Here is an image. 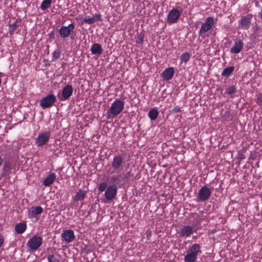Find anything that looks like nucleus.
<instances>
[{
    "label": "nucleus",
    "instance_id": "obj_11",
    "mask_svg": "<svg viewBox=\"0 0 262 262\" xmlns=\"http://www.w3.org/2000/svg\"><path fill=\"white\" fill-rule=\"evenodd\" d=\"M50 137L51 133L50 132L47 131L40 133L36 139L35 144L37 146H42L48 142Z\"/></svg>",
    "mask_w": 262,
    "mask_h": 262
},
{
    "label": "nucleus",
    "instance_id": "obj_20",
    "mask_svg": "<svg viewBox=\"0 0 262 262\" xmlns=\"http://www.w3.org/2000/svg\"><path fill=\"white\" fill-rule=\"evenodd\" d=\"M42 208L40 206L32 207L29 212L30 217H34L37 215L41 214L42 212Z\"/></svg>",
    "mask_w": 262,
    "mask_h": 262
},
{
    "label": "nucleus",
    "instance_id": "obj_3",
    "mask_svg": "<svg viewBox=\"0 0 262 262\" xmlns=\"http://www.w3.org/2000/svg\"><path fill=\"white\" fill-rule=\"evenodd\" d=\"M183 10L181 7L172 8L168 13L167 17V22L169 24H174L177 22L181 16Z\"/></svg>",
    "mask_w": 262,
    "mask_h": 262
},
{
    "label": "nucleus",
    "instance_id": "obj_26",
    "mask_svg": "<svg viewBox=\"0 0 262 262\" xmlns=\"http://www.w3.org/2000/svg\"><path fill=\"white\" fill-rule=\"evenodd\" d=\"M52 3V0H43L41 4L40 8L45 10L50 8Z\"/></svg>",
    "mask_w": 262,
    "mask_h": 262
},
{
    "label": "nucleus",
    "instance_id": "obj_1",
    "mask_svg": "<svg viewBox=\"0 0 262 262\" xmlns=\"http://www.w3.org/2000/svg\"><path fill=\"white\" fill-rule=\"evenodd\" d=\"M124 102L120 99H116L107 111V118H115L123 110Z\"/></svg>",
    "mask_w": 262,
    "mask_h": 262
},
{
    "label": "nucleus",
    "instance_id": "obj_7",
    "mask_svg": "<svg viewBox=\"0 0 262 262\" xmlns=\"http://www.w3.org/2000/svg\"><path fill=\"white\" fill-rule=\"evenodd\" d=\"M124 163V161L123 156L120 155H117L113 158L112 166L114 170L119 173L123 170Z\"/></svg>",
    "mask_w": 262,
    "mask_h": 262
},
{
    "label": "nucleus",
    "instance_id": "obj_13",
    "mask_svg": "<svg viewBox=\"0 0 262 262\" xmlns=\"http://www.w3.org/2000/svg\"><path fill=\"white\" fill-rule=\"evenodd\" d=\"M117 193V187L114 184L110 185L106 188L104 193V196L107 201L113 200Z\"/></svg>",
    "mask_w": 262,
    "mask_h": 262
},
{
    "label": "nucleus",
    "instance_id": "obj_10",
    "mask_svg": "<svg viewBox=\"0 0 262 262\" xmlns=\"http://www.w3.org/2000/svg\"><path fill=\"white\" fill-rule=\"evenodd\" d=\"M211 194V190L206 186H203L199 191L196 201H205L209 199Z\"/></svg>",
    "mask_w": 262,
    "mask_h": 262
},
{
    "label": "nucleus",
    "instance_id": "obj_8",
    "mask_svg": "<svg viewBox=\"0 0 262 262\" xmlns=\"http://www.w3.org/2000/svg\"><path fill=\"white\" fill-rule=\"evenodd\" d=\"M42 239L40 236L34 235L27 243V247L31 250H37L42 244Z\"/></svg>",
    "mask_w": 262,
    "mask_h": 262
},
{
    "label": "nucleus",
    "instance_id": "obj_36",
    "mask_svg": "<svg viewBox=\"0 0 262 262\" xmlns=\"http://www.w3.org/2000/svg\"><path fill=\"white\" fill-rule=\"evenodd\" d=\"M4 240L5 239L4 236L0 234V248H1L3 245Z\"/></svg>",
    "mask_w": 262,
    "mask_h": 262
},
{
    "label": "nucleus",
    "instance_id": "obj_6",
    "mask_svg": "<svg viewBox=\"0 0 262 262\" xmlns=\"http://www.w3.org/2000/svg\"><path fill=\"white\" fill-rule=\"evenodd\" d=\"M73 93V86L70 84L66 85L61 92L57 94V97L60 101H66L72 95Z\"/></svg>",
    "mask_w": 262,
    "mask_h": 262
},
{
    "label": "nucleus",
    "instance_id": "obj_27",
    "mask_svg": "<svg viewBox=\"0 0 262 262\" xmlns=\"http://www.w3.org/2000/svg\"><path fill=\"white\" fill-rule=\"evenodd\" d=\"M233 70H234L233 67H229L226 68L222 72V75L223 76H228L232 73V72L233 71Z\"/></svg>",
    "mask_w": 262,
    "mask_h": 262
},
{
    "label": "nucleus",
    "instance_id": "obj_32",
    "mask_svg": "<svg viewBox=\"0 0 262 262\" xmlns=\"http://www.w3.org/2000/svg\"><path fill=\"white\" fill-rule=\"evenodd\" d=\"M84 21L89 24H93L96 21V19L94 17H86Z\"/></svg>",
    "mask_w": 262,
    "mask_h": 262
},
{
    "label": "nucleus",
    "instance_id": "obj_23",
    "mask_svg": "<svg viewBox=\"0 0 262 262\" xmlns=\"http://www.w3.org/2000/svg\"><path fill=\"white\" fill-rule=\"evenodd\" d=\"M18 21L17 20H14L12 22H10L9 26V32L10 35H12L16 33V29L18 27Z\"/></svg>",
    "mask_w": 262,
    "mask_h": 262
},
{
    "label": "nucleus",
    "instance_id": "obj_5",
    "mask_svg": "<svg viewBox=\"0 0 262 262\" xmlns=\"http://www.w3.org/2000/svg\"><path fill=\"white\" fill-rule=\"evenodd\" d=\"M196 231V229H194L192 226L188 225L182 226L177 231V233L179 237L186 238L190 237Z\"/></svg>",
    "mask_w": 262,
    "mask_h": 262
},
{
    "label": "nucleus",
    "instance_id": "obj_31",
    "mask_svg": "<svg viewBox=\"0 0 262 262\" xmlns=\"http://www.w3.org/2000/svg\"><path fill=\"white\" fill-rule=\"evenodd\" d=\"M235 92H236L235 87L233 85H232L227 89L225 93L228 95H231L232 94H234Z\"/></svg>",
    "mask_w": 262,
    "mask_h": 262
},
{
    "label": "nucleus",
    "instance_id": "obj_24",
    "mask_svg": "<svg viewBox=\"0 0 262 262\" xmlns=\"http://www.w3.org/2000/svg\"><path fill=\"white\" fill-rule=\"evenodd\" d=\"M159 115V112L157 107L150 110L148 114V116L151 121L155 120Z\"/></svg>",
    "mask_w": 262,
    "mask_h": 262
},
{
    "label": "nucleus",
    "instance_id": "obj_22",
    "mask_svg": "<svg viewBox=\"0 0 262 262\" xmlns=\"http://www.w3.org/2000/svg\"><path fill=\"white\" fill-rule=\"evenodd\" d=\"M91 51L92 54L100 55L102 53L103 50L100 44L95 43L92 46Z\"/></svg>",
    "mask_w": 262,
    "mask_h": 262
},
{
    "label": "nucleus",
    "instance_id": "obj_9",
    "mask_svg": "<svg viewBox=\"0 0 262 262\" xmlns=\"http://www.w3.org/2000/svg\"><path fill=\"white\" fill-rule=\"evenodd\" d=\"M56 98L54 94H50L42 98L40 101V106L42 108L51 107L55 102Z\"/></svg>",
    "mask_w": 262,
    "mask_h": 262
},
{
    "label": "nucleus",
    "instance_id": "obj_30",
    "mask_svg": "<svg viewBox=\"0 0 262 262\" xmlns=\"http://www.w3.org/2000/svg\"><path fill=\"white\" fill-rule=\"evenodd\" d=\"M107 183L103 182L100 183L99 184L98 188V190L100 192H103L105 189H106V188H107Z\"/></svg>",
    "mask_w": 262,
    "mask_h": 262
},
{
    "label": "nucleus",
    "instance_id": "obj_19",
    "mask_svg": "<svg viewBox=\"0 0 262 262\" xmlns=\"http://www.w3.org/2000/svg\"><path fill=\"white\" fill-rule=\"evenodd\" d=\"M123 179V176L122 174L119 173L117 175H113L110 178L108 182L110 183H113V184L116 185L117 184H120L122 180Z\"/></svg>",
    "mask_w": 262,
    "mask_h": 262
},
{
    "label": "nucleus",
    "instance_id": "obj_28",
    "mask_svg": "<svg viewBox=\"0 0 262 262\" xmlns=\"http://www.w3.org/2000/svg\"><path fill=\"white\" fill-rule=\"evenodd\" d=\"M190 54L188 52L183 53L180 56V60L181 62H187L190 59Z\"/></svg>",
    "mask_w": 262,
    "mask_h": 262
},
{
    "label": "nucleus",
    "instance_id": "obj_38",
    "mask_svg": "<svg viewBox=\"0 0 262 262\" xmlns=\"http://www.w3.org/2000/svg\"><path fill=\"white\" fill-rule=\"evenodd\" d=\"M260 15H261V17H262V9H261V12H260Z\"/></svg>",
    "mask_w": 262,
    "mask_h": 262
},
{
    "label": "nucleus",
    "instance_id": "obj_25",
    "mask_svg": "<svg viewBox=\"0 0 262 262\" xmlns=\"http://www.w3.org/2000/svg\"><path fill=\"white\" fill-rule=\"evenodd\" d=\"M27 228V225L25 223H20L15 226V231L18 234L24 233Z\"/></svg>",
    "mask_w": 262,
    "mask_h": 262
},
{
    "label": "nucleus",
    "instance_id": "obj_33",
    "mask_svg": "<svg viewBox=\"0 0 262 262\" xmlns=\"http://www.w3.org/2000/svg\"><path fill=\"white\" fill-rule=\"evenodd\" d=\"M52 56L53 60L59 58L60 56V51L58 50H55L52 53Z\"/></svg>",
    "mask_w": 262,
    "mask_h": 262
},
{
    "label": "nucleus",
    "instance_id": "obj_12",
    "mask_svg": "<svg viewBox=\"0 0 262 262\" xmlns=\"http://www.w3.org/2000/svg\"><path fill=\"white\" fill-rule=\"evenodd\" d=\"M214 25V19L212 17H208L206 18L205 21L201 25L199 30L200 35L203 34L210 30Z\"/></svg>",
    "mask_w": 262,
    "mask_h": 262
},
{
    "label": "nucleus",
    "instance_id": "obj_21",
    "mask_svg": "<svg viewBox=\"0 0 262 262\" xmlns=\"http://www.w3.org/2000/svg\"><path fill=\"white\" fill-rule=\"evenodd\" d=\"M86 194V191L83 189H80L77 191L75 196L73 197L74 201H83Z\"/></svg>",
    "mask_w": 262,
    "mask_h": 262
},
{
    "label": "nucleus",
    "instance_id": "obj_14",
    "mask_svg": "<svg viewBox=\"0 0 262 262\" xmlns=\"http://www.w3.org/2000/svg\"><path fill=\"white\" fill-rule=\"evenodd\" d=\"M243 41L239 38H236L232 47L230 49V52L231 53L237 54L241 52L243 48Z\"/></svg>",
    "mask_w": 262,
    "mask_h": 262
},
{
    "label": "nucleus",
    "instance_id": "obj_15",
    "mask_svg": "<svg viewBox=\"0 0 262 262\" xmlns=\"http://www.w3.org/2000/svg\"><path fill=\"white\" fill-rule=\"evenodd\" d=\"M61 237L65 241L66 243H70L75 238L74 231L71 229L64 230L61 234Z\"/></svg>",
    "mask_w": 262,
    "mask_h": 262
},
{
    "label": "nucleus",
    "instance_id": "obj_4",
    "mask_svg": "<svg viewBox=\"0 0 262 262\" xmlns=\"http://www.w3.org/2000/svg\"><path fill=\"white\" fill-rule=\"evenodd\" d=\"M75 26L73 23L69 24L68 26H62L59 29V34L62 38H64L70 36L71 38L73 39L74 36L71 33L73 32Z\"/></svg>",
    "mask_w": 262,
    "mask_h": 262
},
{
    "label": "nucleus",
    "instance_id": "obj_18",
    "mask_svg": "<svg viewBox=\"0 0 262 262\" xmlns=\"http://www.w3.org/2000/svg\"><path fill=\"white\" fill-rule=\"evenodd\" d=\"M251 19V17L250 16L242 17L239 23L240 27L243 29H248L250 27Z\"/></svg>",
    "mask_w": 262,
    "mask_h": 262
},
{
    "label": "nucleus",
    "instance_id": "obj_16",
    "mask_svg": "<svg viewBox=\"0 0 262 262\" xmlns=\"http://www.w3.org/2000/svg\"><path fill=\"white\" fill-rule=\"evenodd\" d=\"M56 179V174L54 172H50L42 181V185L49 186L53 184Z\"/></svg>",
    "mask_w": 262,
    "mask_h": 262
},
{
    "label": "nucleus",
    "instance_id": "obj_2",
    "mask_svg": "<svg viewBox=\"0 0 262 262\" xmlns=\"http://www.w3.org/2000/svg\"><path fill=\"white\" fill-rule=\"evenodd\" d=\"M200 253H201L200 245L194 244L189 247L187 254L184 257V261L185 262H195L197 259L198 255Z\"/></svg>",
    "mask_w": 262,
    "mask_h": 262
},
{
    "label": "nucleus",
    "instance_id": "obj_29",
    "mask_svg": "<svg viewBox=\"0 0 262 262\" xmlns=\"http://www.w3.org/2000/svg\"><path fill=\"white\" fill-rule=\"evenodd\" d=\"M144 38V35L143 33H140L137 35L136 38V42L138 44H142Z\"/></svg>",
    "mask_w": 262,
    "mask_h": 262
},
{
    "label": "nucleus",
    "instance_id": "obj_37",
    "mask_svg": "<svg viewBox=\"0 0 262 262\" xmlns=\"http://www.w3.org/2000/svg\"><path fill=\"white\" fill-rule=\"evenodd\" d=\"M172 111L174 113L179 112L180 111V107L179 106H176L173 108Z\"/></svg>",
    "mask_w": 262,
    "mask_h": 262
},
{
    "label": "nucleus",
    "instance_id": "obj_34",
    "mask_svg": "<svg viewBox=\"0 0 262 262\" xmlns=\"http://www.w3.org/2000/svg\"><path fill=\"white\" fill-rule=\"evenodd\" d=\"M48 260L49 262H58V260L54 255H51L48 256Z\"/></svg>",
    "mask_w": 262,
    "mask_h": 262
},
{
    "label": "nucleus",
    "instance_id": "obj_17",
    "mask_svg": "<svg viewBox=\"0 0 262 262\" xmlns=\"http://www.w3.org/2000/svg\"><path fill=\"white\" fill-rule=\"evenodd\" d=\"M174 73L173 67L166 68L162 74V77L164 80L168 81L170 80L173 76Z\"/></svg>",
    "mask_w": 262,
    "mask_h": 262
},
{
    "label": "nucleus",
    "instance_id": "obj_35",
    "mask_svg": "<svg viewBox=\"0 0 262 262\" xmlns=\"http://www.w3.org/2000/svg\"><path fill=\"white\" fill-rule=\"evenodd\" d=\"M257 102L258 103L262 104V94L258 95L257 99Z\"/></svg>",
    "mask_w": 262,
    "mask_h": 262
}]
</instances>
